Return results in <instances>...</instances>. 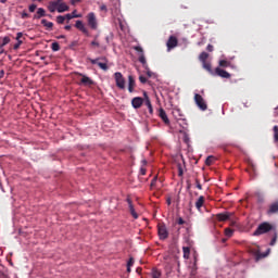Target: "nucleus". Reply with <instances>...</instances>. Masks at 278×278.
<instances>
[{
  "label": "nucleus",
  "mask_w": 278,
  "mask_h": 278,
  "mask_svg": "<svg viewBox=\"0 0 278 278\" xmlns=\"http://www.w3.org/2000/svg\"><path fill=\"white\" fill-rule=\"evenodd\" d=\"M91 46L92 47H100L99 41H97V37L94 38L93 41H91Z\"/></svg>",
  "instance_id": "45"
},
{
  "label": "nucleus",
  "mask_w": 278,
  "mask_h": 278,
  "mask_svg": "<svg viewBox=\"0 0 278 278\" xmlns=\"http://www.w3.org/2000/svg\"><path fill=\"white\" fill-rule=\"evenodd\" d=\"M194 102L198 105V108L202 110V112H205V110H207V103L205 102V99H203V96L195 93Z\"/></svg>",
  "instance_id": "2"
},
{
  "label": "nucleus",
  "mask_w": 278,
  "mask_h": 278,
  "mask_svg": "<svg viewBox=\"0 0 278 278\" xmlns=\"http://www.w3.org/2000/svg\"><path fill=\"white\" fill-rule=\"evenodd\" d=\"M207 58H210V54L207 52H202L200 55H199V60L200 62L204 63V62H207Z\"/></svg>",
  "instance_id": "26"
},
{
  "label": "nucleus",
  "mask_w": 278,
  "mask_h": 278,
  "mask_svg": "<svg viewBox=\"0 0 278 278\" xmlns=\"http://www.w3.org/2000/svg\"><path fill=\"white\" fill-rule=\"evenodd\" d=\"M87 22L91 29H97V27H99V24L97 23V15H94L93 12L87 15Z\"/></svg>",
  "instance_id": "6"
},
{
  "label": "nucleus",
  "mask_w": 278,
  "mask_h": 278,
  "mask_svg": "<svg viewBox=\"0 0 278 278\" xmlns=\"http://www.w3.org/2000/svg\"><path fill=\"white\" fill-rule=\"evenodd\" d=\"M80 15H73L71 13H67L66 15H64V18L66 21H72V18H79Z\"/></svg>",
  "instance_id": "34"
},
{
  "label": "nucleus",
  "mask_w": 278,
  "mask_h": 278,
  "mask_svg": "<svg viewBox=\"0 0 278 278\" xmlns=\"http://www.w3.org/2000/svg\"><path fill=\"white\" fill-rule=\"evenodd\" d=\"M179 45V40L175 36H170L166 42V47L168 51H172V49H175Z\"/></svg>",
  "instance_id": "7"
},
{
  "label": "nucleus",
  "mask_w": 278,
  "mask_h": 278,
  "mask_svg": "<svg viewBox=\"0 0 278 278\" xmlns=\"http://www.w3.org/2000/svg\"><path fill=\"white\" fill-rule=\"evenodd\" d=\"M191 187H192V185L188 184V186H187L188 190H190Z\"/></svg>",
  "instance_id": "62"
},
{
  "label": "nucleus",
  "mask_w": 278,
  "mask_h": 278,
  "mask_svg": "<svg viewBox=\"0 0 278 278\" xmlns=\"http://www.w3.org/2000/svg\"><path fill=\"white\" fill-rule=\"evenodd\" d=\"M91 64H97L99 68L102 71H108V63L99 62L100 60H105V58H98V59H88Z\"/></svg>",
  "instance_id": "8"
},
{
  "label": "nucleus",
  "mask_w": 278,
  "mask_h": 278,
  "mask_svg": "<svg viewBox=\"0 0 278 278\" xmlns=\"http://www.w3.org/2000/svg\"><path fill=\"white\" fill-rule=\"evenodd\" d=\"M21 45H23V40H18L14 46L13 49L16 51L18 49H21Z\"/></svg>",
  "instance_id": "41"
},
{
  "label": "nucleus",
  "mask_w": 278,
  "mask_h": 278,
  "mask_svg": "<svg viewBox=\"0 0 278 278\" xmlns=\"http://www.w3.org/2000/svg\"><path fill=\"white\" fill-rule=\"evenodd\" d=\"M126 201L128 203L129 212L132 218H135V220L138 219V213L136 212V208H134V203L131 202V199L127 198Z\"/></svg>",
  "instance_id": "13"
},
{
  "label": "nucleus",
  "mask_w": 278,
  "mask_h": 278,
  "mask_svg": "<svg viewBox=\"0 0 278 278\" xmlns=\"http://www.w3.org/2000/svg\"><path fill=\"white\" fill-rule=\"evenodd\" d=\"M166 203H167V205H170V203H172L170 198H167Z\"/></svg>",
  "instance_id": "57"
},
{
  "label": "nucleus",
  "mask_w": 278,
  "mask_h": 278,
  "mask_svg": "<svg viewBox=\"0 0 278 278\" xmlns=\"http://www.w3.org/2000/svg\"><path fill=\"white\" fill-rule=\"evenodd\" d=\"M41 25H43V27H46V29H48L49 31L53 29V22L41 20Z\"/></svg>",
  "instance_id": "23"
},
{
  "label": "nucleus",
  "mask_w": 278,
  "mask_h": 278,
  "mask_svg": "<svg viewBox=\"0 0 278 278\" xmlns=\"http://www.w3.org/2000/svg\"><path fill=\"white\" fill-rule=\"evenodd\" d=\"M184 260H190V247H182Z\"/></svg>",
  "instance_id": "24"
},
{
  "label": "nucleus",
  "mask_w": 278,
  "mask_h": 278,
  "mask_svg": "<svg viewBox=\"0 0 278 278\" xmlns=\"http://www.w3.org/2000/svg\"><path fill=\"white\" fill-rule=\"evenodd\" d=\"M3 53H5V49H3V47L0 46V55H3Z\"/></svg>",
  "instance_id": "54"
},
{
  "label": "nucleus",
  "mask_w": 278,
  "mask_h": 278,
  "mask_svg": "<svg viewBox=\"0 0 278 278\" xmlns=\"http://www.w3.org/2000/svg\"><path fill=\"white\" fill-rule=\"evenodd\" d=\"M177 169H178V177H184V166L181 163L177 164Z\"/></svg>",
  "instance_id": "31"
},
{
  "label": "nucleus",
  "mask_w": 278,
  "mask_h": 278,
  "mask_svg": "<svg viewBox=\"0 0 278 278\" xmlns=\"http://www.w3.org/2000/svg\"><path fill=\"white\" fill-rule=\"evenodd\" d=\"M205 205V197L200 195L199 199L195 201V207L199 212H201V207Z\"/></svg>",
  "instance_id": "21"
},
{
  "label": "nucleus",
  "mask_w": 278,
  "mask_h": 278,
  "mask_svg": "<svg viewBox=\"0 0 278 278\" xmlns=\"http://www.w3.org/2000/svg\"><path fill=\"white\" fill-rule=\"evenodd\" d=\"M267 254L258 253L256 254V260H262L263 257H266Z\"/></svg>",
  "instance_id": "47"
},
{
  "label": "nucleus",
  "mask_w": 278,
  "mask_h": 278,
  "mask_svg": "<svg viewBox=\"0 0 278 278\" xmlns=\"http://www.w3.org/2000/svg\"><path fill=\"white\" fill-rule=\"evenodd\" d=\"M66 21V17H64L63 15H59L56 16V23L59 25H64V22Z\"/></svg>",
  "instance_id": "32"
},
{
  "label": "nucleus",
  "mask_w": 278,
  "mask_h": 278,
  "mask_svg": "<svg viewBox=\"0 0 278 278\" xmlns=\"http://www.w3.org/2000/svg\"><path fill=\"white\" fill-rule=\"evenodd\" d=\"M139 81H140L141 84H147V77H144V76H139Z\"/></svg>",
  "instance_id": "44"
},
{
  "label": "nucleus",
  "mask_w": 278,
  "mask_h": 278,
  "mask_svg": "<svg viewBox=\"0 0 278 278\" xmlns=\"http://www.w3.org/2000/svg\"><path fill=\"white\" fill-rule=\"evenodd\" d=\"M45 16H47V11H45L43 8H39V9H37V12H36V14L33 16V18H34L35 21H38V20H40V18H42V17H45Z\"/></svg>",
  "instance_id": "15"
},
{
  "label": "nucleus",
  "mask_w": 278,
  "mask_h": 278,
  "mask_svg": "<svg viewBox=\"0 0 278 278\" xmlns=\"http://www.w3.org/2000/svg\"><path fill=\"white\" fill-rule=\"evenodd\" d=\"M147 75H148V77H151V72L148 71V72H147Z\"/></svg>",
  "instance_id": "60"
},
{
  "label": "nucleus",
  "mask_w": 278,
  "mask_h": 278,
  "mask_svg": "<svg viewBox=\"0 0 278 278\" xmlns=\"http://www.w3.org/2000/svg\"><path fill=\"white\" fill-rule=\"evenodd\" d=\"M22 18H29V15L25 12L22 13Z\"/></svg>",
  "instance_id": "53"
},
{
  "label": "nucleus",
  "mask_w": 278,
  "mask_h": 278,
  "mask_svg": "<svg viewBox=\"0 0 278 278\" xmlns=\"http://www.w3.org/2000/svg\"><path fill=\"white\" fill-rule=\"evenodd\" d=\"M225 236H227V238H231V236H233V229L226 228L225 229Z\"/></svg>",
  "instance_id": "36"
},
{
  "label": "nucleus",
  "mask_w": 278,
  "mask_h": 278,
  "mask_svg": "<svg viewBox=\"0 0 278 278\" xmlns=\"http://www.w3.org/2000/svg\"><path fill=\"white\" fill-rule=\"evenodd\" d=\"M269 244L270 247H275V244H277V230H274V237Z\"/></svg>",
  "instance_id": "33"
},
{
  "label": "nucleus",
  "mask_w": 278,
  "mask_h": 278,
  "mask_svg": "<svg viewBox=\"0 0 278 278\" xmlns=\"http://www.w3.org/2000/svg\"><path fill=\"white\" fill-rule=\"evenodd\" d=\"M58 5H60V1L53 0L48 3V10L49 12L53 13L55 10L58 11Z\"/></svg>",
  "instance_id": "16"
},
{
  "label": "nucleus",
  "mask_w": 278,
  "mask_h": 278,
  "mask_svg": "<svg viewBox=\"0 0 278 278\" xmlns=\"http://www.w3.org/2000/svg\"><path fill=\"white\" fill-rule=\"evenodd\" d=\"M219 66L222 68H228V66H231V62L227 61V60H220L219 61Z\"/></svg>",
  "instance_id": "27"
},
{
  "label": "nucleus",
  "mask_w": 278,
  "mask_h": 278,
  "mask_svg": "<svg viewBox=\"0 0 278 278\" xmlns=\"http://www.w3.org/2000/svg\"><path fill=\"white\" fill-rule=\"evenodd\" d=\"M64 29H66V31H71V25H66Z\"/></svg>",
  "instance_id": "55"
},
{
  "label": "nucleus",
  "mask_w": 278,
  "mask_h": 278,
  "mask_svg": "<svg viewBox=\"0 0 278 278\" xmlns=\"http://www.w3.org/2000/svg\"><path fill=\"white\" fill-rule=\"evenodd\" d=\"M215 157L214 156H208L206 160H205V164H206V166H212V164H214V162H215Z\"/></svg>",
  "instance_id": "30"
},
{
  "label": "nucleus",
  "mask_w": 278,
  "mask_h": 278,
  "mask_svg": "<svg viewBox=\"0 0 278 278\" xmlns=\"http://www.w3.org/2000/svg\"><path fill=\"white\" fill-rule=\"evenodd\" d=\"M157 233H159L160 240L168 239V229L166 228V225L159 224L157 225Z\"/></svg>",
  "instance_id": "4"
},
{
  "label": "nucleus",
  "mask_w": 278,
  "mask_h": 278,
  "mask_svg": "<svg viewBox=\"0 0 278 278\" xmlns=\"http://www.w3.org/2000/svg\"><path fill=\"white\" fill-rule=\"evenodd\" d=\"M160 277H162V273H160V270L157 269H153L152 278H160Z\"/></svg>",
  "instance_id": "37"
},
{
  "label": "nucleus",
  "mask_w": 278,
  "mask_h": 278,
  "mask_svg": "<svg viewBox=\"0 0 278 278\" xmlns=\"http://www.w3.org/2000/svg\"><path fill=\"white\" fill-rule=\"evenodd\" d=\"M5 45H10V37L0 38V47H5Z\"/></svg>",
  "instance_id": "28"
},
{
  "label": "nucleus",
  "mask_w": 278,
  "mask_h": 278,
  "mask_svg": "<svg viewBox=\"0 0 278 278\" xmlns=\"http://www.w3.org/2000/svg\"><path fill=\"white\" fill-rule=\"evenodd\" d=\"M58 12L62 14V12H68L70 8L67 7L66 2H62V0H58Z\"/></svg>",
  "instance_id": "17"
},
{
  "label": "nucleus",
  "mask_w": 278,
  "mask_h": 278,
  "mask_svg": "<svg viewBox=\"0 0 278 278\" xmlns=\"http://www.w3.org/2000/svg\"><path fill=\"white\" fill-rule=\"evenodd\" d=\"M215 75H217L218 77H222L223 79H229L231 77V74H229V72L220 67L215 68Z\"/></svg>",
  "instance_id": "9"
},
{
  "label": "nucleus",
  "mask_w": 278,
  "mask_h": 278,
  "mask_svg": "<svg viewBox=\"0 0 278 278\" xmlns=\"http://www.w3.org/2000/svg\"><path fill=\"white\" fill-rule=\"evenodd\" d=\"M156 184H157V176H155V177L152 179L151 184H150L151 190H153V189L155 188V185H156Z\"/></svg>",
  "instance_id": "39"
},
{
  "label": "nucleus",
  "mask_w": 278,
  "mask_h": 278,
  "mask_svg": "<svg viewBox=\"0 0 278 278\" xmlns=\"http://www.w3.org/2000/svg\"><path fill=\"white\" fill-rule=\"evenodd\" d=\"M231 216H233V213L225 212V213L217 214L216 218L217 220H219V223H225V220H229Z\"/></svg>",
  "instance_id": "11"
},
{
  "label": "nucleus",
  "mask_w": 278,
  "mask_h": 278,
  "mask_svg": "<svg viewBox=\"0 0 278 278\" xmlns=\"http://www.w3.org/2000/svg\"><path fill=\"white\" fill-rule=\"evenodd\" d=\"M21 38H23V33H17L16 40L18 41V40H21Z\"/></svg>",
  "instance_id": "51"
},
{
  "label": "nucleus",
  "mask_w": 278,
  "mask_h": 278,
  "mask_svg": "<svg viewBox=\"0 0 278 278\" xmlns=\"http://www.w3.org/2000/svg\"><path fill=\"white\" fill-rule=\"evenodd\" d=\"M268 231H276L275 226L268 222H264L256 228V230L253 232V236H262L264 233H268Z\"/></svg>",
  "instance_id": "1"
},
{
  "label": "nucleus",
  "mask_w": 278,
  "mask_h": 278,
  "mask_svg": "<svg viewBox=\"0 0 278 278\" xmlns=\"http://www.w3.org/2000/svg\"><path fill=\"white\" fill-rule=\"evenodd\" d=\"M141 162L143 166H147V160H142Z\"/></svg>",
  "instance_id": "59"
},
{
  "label": "nucleus",
  "mask_w": 278,
  "mask_h": 278,
  "mask_svg": "<svg viewBox=\"0 0 278 278\" xmlns=\"http://www.w3.org/2000/svg\"><path fill=\"white\" fill-rule=\"evenodd\" d=\"M76 29H79L80 31H83V34H88V29L86 28V26H84V22L81 21H76L75 24Z\"/></svg>",
  "instance_id": "22"
},
{
  "label": "nucleus",
  "mask_w": 278,
  "mask_h": 278,
  "mask_svg": "<svg viewBox=\"0 0 278 278\" xmlns=\"http://www.w3.org/2000/svg\"><path fill=\"white\" fill-rule=\"evenodd\" d=\"M36 8H37L36 4H30V5L28 7V10H29V12H36Z\"/></svg>",
  "instance_id": "42"
},
{
  "label": "nucleus",
  "mask_w": 278,
  "mask_h": 278,
  "mask_svg": "<svg viewBox=\"0 0 278 278\" xmlns=\"http://www.w3.org/2000/svg\"><path fill=\"white\" fill-rule=\"evenodd\" d=\"M206 51H208L210 53H212V51H214V46L207 45Z\"/></svg>",
  "instance_id": "46"
},
{
  "label": "nucleus",
  "mask_w": 278,
  "mask_h": 278,
  "mask_svg": "<svg viewBox=\"0 0 278 278\" xmlns=\"http://www.w3.org/2000/svg\"><path fill=\"white\" fill-rule=\"evenodd\" d=\"M59 38H66V36H64V35H61Z\"/></svg>",
  "instance_id": "63"
},
{
  "label": "nucleus",
  "mask_w": 278,
  "mask_h": 278,
  "mask_svg": "<svg viewBox=\"0 0 278 278\" xmlns=\"http://www.w3.org/2000/svg\"><path fill=\"white\" fill-rule=\"evenodd\" d=\"M142 103H144V99L141 97H136L131 100V105L135 110H140V108H142Z\"/></svg>",
  "instance_id": "10"
},
{
  "label": "nucleus",
  "mask_w": 278,
  "mask_h": 278,
  "mask_svg": "<svg viewBox=\"0 0 278 278\" xmlns=\"http://www.w3.org/2000/svg\"><path fill=\"white\" fill-rule=\"evenodd\" d=\"M100 11H101V12H108V5H105V4H100Z\"/></svg>",
  "instance_id": "43"
},
{
  "label": "nucleus",
  "mask_w": 278,
  "mask_h": 278,
  "mask_svg": "<svg viewBox=\"0 0 278 278\" xmlns=\"http://www.w3.org/2000/svg\"><path fill=\"white\" fill-rule=\"evenodd\" d=\"M81 79H80V84L83 86H94V80H92L90 77L84 75V74H79Z\"/></svg>",
  "instance_id": "12"
},
{
  "label": "nucleus",
  "mask_w": 278,
  "mask_h": 278,
  "mask_svg": "<svg viewBox=\"0 0 278 278\" xmlns=\"http://www.w3.org/2000/svg\"><path fill=\"white\" fill-rule=\"evenodd\" d=\"M143 97H144V105H147V108L149 109V113L153 114V105L151 104V99H149V96L147 94V92H143Z\"/></svg>",
  "instance_id": "18"
},
{
  "label": "nucleus",
  "mask_w": 278,
  "mask_h": 278,
  "mask_svg": "<svg viewBox=\"0 0 278 278\" xmlns=\"http://www.w3.org/2000/svg\"><path fill=\"white\" fill-rule=\"evenodd\" d=\"M195 187L198 190H203V185H201V180H199V178H195Z\"/></svg>",
  "instance_id": "40"
},
{
  "label": "nucleus",
  "mask_w": 278,
  "mask_h": 278,
  "mask_svg": "<svg viewBox=\"0 0 278 278\" xmlns=\"http://www.w3.org/2000/svg\"><path fill=\"white\" fill-rule=\"evenodd\" d=\"M140 174H141V175H147V168L141 167V168H140Z\"/></svg>",
  "instance_id": "50"
},
{
  "label": "nucleus",
  "mask_w": 278,
  "mask_h": 278,
  "mask_svg": "<svg viewBox=\"0 0 278 278\" xmlns=\"http://www.w3.org/2000/svg\"><path fill=\"white\" fill-rule=\"evenodd\" d=\"M76 12H77V10H74V11H73L72 13H70V14H72V16H77Z\"/></svg>",
  "instance_id": "58"
},
{
  "label": "nucleus",
  "mask_w": 278,
  "mask_h": 278,
  "mask_svg": "<svg viewBox=\"0 0 278 278\" xmlns=\"http://www.w3.org/2000/svg\"><path fill=\"white\" fill-rule=\"evenodd\" d=\"M136 88V79L134 76L129 75L128 76V91L131 93L134 92V89Z\"/></svg>",
  "instance_id": "19"
},
{
  "label": "nucleus",
  "mask_w": 278,
  "mask_h": 278,
  "mask_svg": "<svg viewBox=\"0 0 278 278\" xmlns=\"http://www.w3.org/2000/svg\"><path fill=\"white\" fill-rule=\"evenodd\" d=\"M135 51L139 53V62L142 64L143 68H147V58L144 56V50L140 46L135 47Z\"/></svg>",
  "instance_id": "5"
},
{
  "label": "nucleus",
  "mask_w": 278,
  "mask_h": 278,
  "mask_svg": "<svg viewBox=\"0 0 278 278\" xmlns=\"http://www.w3.org/2000/svg\"><path fill=\"white\" fill-rule=\"evenodd\" d=\"M52 51H59L60 50V43L59 42H52L51 45Z\"/></svg>",
  "instance_id": "38"
},
{
  "label": "nucleus",
  "mask_w": 278,
  "mask_h": 278,
  "mask_svg": "<svg viewBox=\"0 0 278 278\" xmlns=\"http://www.w3.org/2000/svg\"><path fill=\"white\" fill-rule=\"evenodd\" d=\"M8 0H0V3H7Z\"/></svg>",
  "instance_id": "61"
},
{
  "label": "nucleus",
  "mask_w": 278,
  "mask_h": 278,
  "mask_svg": "<svg viewBox=\"0 0 278 278\" xmlns=\"http://www.w3.org/2000/svg\"><path fill=\"white\" fill-rule=\"evenodd\" d=\"M135 260L130 256V258L127 262V273H131V266H134Z\"/></svg>",
  "instance_id": "29"
},
{
  "label": "nucleus",
  "mask_w": 278,
  "mask_h": 278,
  "mask_svg": "<svg viewBox=\"0 0 278 278\" xmlns=\"http://www.w3.org/2000/svg\"><path fill=\"white\" fill-rule=\"evenodd\" d=\"M4 76H5V71L1 70L0 71V79H3Z\"/></svg>",
  "instance_id": "52"
},
{
  "label": "nucleus",
  "mask_w": 278,
  "mask_h": 278,
  "mask_svg": "<svg viewBox=\"0 0 278 278\" xmlns=\"http://www.w3.org/2000/svg\"><path fill=\"white\" fill-rule=\"evenodd\" d=\"M274 114H275V116H278V106L275 108Z\"/></svg>",
  "instance_id": "56"
},
{
  "label": "nucleus",
  "mask_w": 278,
  "mask_h": 278,
  "mask_svg": "<svg viewBox=\"0 0 278 278\" xmlns=\"http://www.w3.org/2000/svg\"><path fill=\"white\" fill-rule=\"evenodd\" d=\"M71 3L73 5H77V3H81V0H71Z\"/></svg>",
  "instance_id": "49"
},
{
  "label": "nucleus",
  "mask_w": 278,
  "mask_h": 278,
  "mask_svg": "<svg viewBox=\"0 0 278 278\" xmlns=\"http://www.w3.org/2000/svg\"><path fill=\"white\" fill-rule=\"evenodd\" d=\"M114 79L117 88H119V90H125V77H123L121 72L114 74Z\"/></svg>",
  "instance_id": "3"
},
{
  "label": "nucleus",
  "mask_w": 278,
  "mask_h": 278,
  "mask_svg": "<svg viewBox=\"0 0 278 278\" xmlns=\"http://www.w3.org/2000/svg\"><path fill=\"white\" fill-rule=\"evenodd\" d=\"M267 214H278V201L273 202L267 210Z\"/></svg>",
  "instance_id": "20"
},
{
  "label": "nucleus",
  "mask_w": 278,
  "mask_h": 278,
  "mask_svg": "<svg viewBox=\"0 0 278 278\" xmlns=\"http://www.w3.org/2000/svg\"><path fill=\"white\" fill-rule=\"evenodd\" d=\"M159 116L165 123V125H170V119H168V115L166 114V111L164 109L159 110Z\"/></svg>",
  "instance_id": "14"
},
{
  "label": "nucleus",
  "mask_w": 278,
  "mask_h": 278,
  "mask_svg": "<svg viewBox=\"0 0 278 278\" xmlns=\"http://www.w3.org/2000/svg\"><path fill=\"white\" fill-rule=\"evenodd\" d=\"M252 170H255V166L252 165Z\"/></svg>",
  "instance_id": "64"
},
{
  "label": "nucleus",
  "mask_w": 278,
  "mask_h": 278,
  "mask_svg": "<svg viewBox=\"0 0 278 278\" xmlns=\"http://www.w3.org/2000/svg\"><path fill=\"white\" fill-rule=\"evenodd\" d=\"M177 223H178L179 225H186V220H184V218H181V217H179V218L177 219Z\"/></svg>",
  "instance_id": "48"
},
{
  "label": "nucleus",
  "mask_w": 278,
  "mask_h": 278,
  "mask_svg": "<svg viewBox=\"0 0 278 278\" xmlns=\"http://www.w3.org/2000/svg\"><path fill=\"white\" fill-rule=\"evenodd\" d=\"M202 64H203V68H205V71H207V73H210L211 75H214V71L212 70V63H207V61H206Z\"/></svg>",
  "instance_id": "25"
},
{
  "label": "nucleus",
  "mask_w": 278,
  "mask_h": 278,
  "mask_svg": "<svg viewBox=\"0 0 278 278\" xmlns=\"http://www.w3.org/2000/svg\"><path fill=\"white\" fill-rule=\"evenodd\" d=\"M273 131H274V141L278 142V126H274Z\"/></svg>",
  "instance_id": "35"
}]
</instances>
